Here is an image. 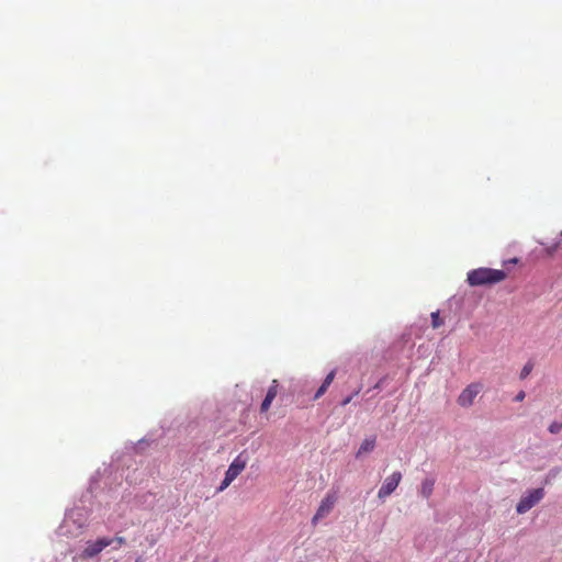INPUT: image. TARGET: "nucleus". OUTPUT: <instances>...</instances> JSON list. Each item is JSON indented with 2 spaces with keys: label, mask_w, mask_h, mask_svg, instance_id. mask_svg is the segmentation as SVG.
<instances>
[{
  "label": "nucleus",
  "mask_w": 562,
  "mask_h": 562,
  "mask_svg": "<svg viewBox=\"0 0 562 562\" xmlns=\"http://www.w3.org/2000/svg\"><path fill=\"white\" fill-rule=\"evenodd\" d=\"M233 481H234V479H232V477L227 476V474H225V477L222 481V483L218 487V491H224Z\"/></svg>",
  "instance_id": "16"
},
{
  "label": "nucleus",
  "mask_w": 562,
  "mask_h": 562,
  "mask_svg": "<svg viewBox=\"0 0 562 562\" xmlns=\"http://www.w3.org/2000/svg\"><path fill=\"white\" fill-rule=\"evenodd\" d=\"M507 273L504 270L477 268L468 272L467 281L471 286L492 285L504 281Z\"/></svg>",
  "instance_id": "1"
},
{
  "label": "nucleus",
  "mask_w": 562,
  "mask_h": 562,
  "mask_svg": "<svg viewBox=\"0 0 562 562\" xmlns=\"http://www.w3.org/2000/svg\"><path fill=\"white\" fill-rule=\"evenodd\" d=\"M113 543L112 538H99L93 542H88L82 551V558L89 559L98 555L103 549Z\"/></svg>",
  "instance_id": "6"
},
{
  "label": "nucleus",
  "mask_w": 562,
  "mask_h": 562,
  "mask_svg": "<svg viewBox=\"0 0 562 562\" xmlns=\"http://www.w3.org/2000/svg\"><path fill=\"white\" fill-rule=\"evenodd\" d=\"M112 540H113V543L114 542L116 543L115 549L120 548L121 546L125 544V542H126L124 537H115Z\"/></svg>",
  "instance_id": "17"
},
{
  "label": "nucleus",
  "mask_w": 562,
  "mask_h": 562,
  "mask_svg": "<svg viewBox=\"0 0 562 562\" xmlns=\"http://www.w3.org/2000/svg\"><path fill=\"white\" fill-rule=\"evenodd\" d=\"M402 481V473L400 471L393 472L391 475H389L382 486L380 487L378 492V497L380 499H385L387 496H390L400 485Z\"/></svg>",
  "instance_id": "5"
},
{
  "label": "nucleus",
  "mask_w": 562,
  "mask_h": 562,
  "mask_svg": "<svg viewBox=\"0 0 562 562\" xmlns=\"http://www.w3.org/2000/svg\"><path fill=\"white\" fill-rule=\"evenodd\" d=\"M561 245H562V231L560 233L559 240H557L555 243H552L550 245H547L544 247L546 255L550 256V257L553 256L558 251V249L561 247Z\"/></svg>",
  "instance_id": "11"
},
{
  "label": "nucleus",
  "mask_w": 562,
  "mask_h": 562,
  "mask_svg": "<svg viewBox=\"0 0 562 562\" xmlns=\"http://www.w3.org/2000/svg\"><path fill=\"white\" fill-rule=\"evenodd\" d=\"M335 374H336V371L335 370H331L325 378V381L329 384L333 383L334 379H335Z\"/></svg>",
  "instance_id": "18"
},
{
  "label": "nucleus",
  "mask_w": 562,
  "mask_h": 562,
  "mask_svg": "<svg viewBox=\"0 0 562 562\" xmlns=\"http://www.w3.org/2000/svg\"><path fill=\"white\" fill-rule=\"evenodd\" d=\"M561 430H562V423L553 422V423H551V425L549 426V431H550L551 434H559Z\"/></svg>",
  "instance_id": "15"
},
{
  "label": "nucleus",
  "mask_w": 562,
  "mask_h": 562,
  "mask_svg": "<svg viewBox=\"0 0 562 562\" xmlns=\"http://www.w3.org/2000/svg\"><path fill=\"white\" fill-rule=\"evenodd\" d=\"M435 479L427 477L420 484L419 494L424 498H429L434 492Z\"/></svg>",
  "instance_id": "10"
},
{
  "label": "nucleus",
  "mask_w": 562,
  "mask_h": 562,
  "mask_svg": "<svg viewBox=\"0 0 562 562\" xmlns=\"http://www.w3.org/2000/svg\"><path fill=\"white\" fill-rule=\"evenodd\" d=\"M278 390H279L278 380H273L271 382V385L268 389L266 397L263 398V401L261 403V406H260V412L261 413H266V412L269 411V408L271 406V403L273 402V400L276 398V396L278 394Z\"/></svg>",
  "instance_id": "8"
},
{
  "label": "nucleus",
  "mask_w": 562,
  "mask_h": 562,
  "mask_svg": "<svg viewBox=\"0 0 562 562\" xmlns=\"http://www.w3.org/2000/svg\"><path fill=\"white\" fill-rule=\"evenodd\" d=\"M532 369H533V363H532L531 361H528V362L524 366V368L521 369L520 374H519V378H520L521 380L526 379V378L531 373Z\"/></svg>",
  "instance_id": "12"
},
{
  "label": "nucleus",
  "mask_w": 562,
  "mask_h": 562,
  "mask_svg": "<svg viewBox=\"0 0 562 562\" xmlns=\"http://www.w3.org/2000/svg\"><path fill=\"white\" fill-rule=\"evenodd\" d=\"M349 402H350V397H347V398L342 402V405H347Z\"/></svg>",
  "instance_id": "20"
},
{
  "label": "nucleus",
  "mask_w": 562,
  "mask_h": 562,
  "mask_svg": "<svg viewBox=\"0 0 562 562\" xmlns=\"http://www.w3.org/2000/svg\"><path fill=\"white\" fill-rule=\"evenodd\" d=\"M482 389L483 385L479 382L469 384L458 396V404L461 407H470Z\"/></svg>",
  "instance_id": "4"
},
{
  "label": "nucleus",
  "mask_w": 562,
  "mask_h": 562,
  "mask_svg": "<svg viewBox=\"0 0 562 562\" xmlns=\"http://www.w3.org/2000/svg\"><path fill=\"white\" fill-rule=\"evenodd\" d=\"M443 324L442 319L439 316V311L431 313V326L434 328H438Z\"/></svg>",
  "instance_id": "13"
},
{
  "label": "nucleus",
  "mask_w": 562,
  "mask_h": 562,
  "mask_svg": "<svg viewBox=\"0 0 562 562\" xmlns=\"http://www.w3.org/2000/svg\"><path fill=\"white\" fill-rule=\"evenodd\" d=\"M544 497V490L542 487L529 491L520 498L516 506L518 514H525L537 505Z\"/></svg>",
  "instance_id": "2"
},
{
  "label": "nucleus",
  "mask_w": 562,
  "mask_h": 562,
  "mask_svg": "<svg viewBox=\"0 0 562 562\" xmlns=\"http://www.w3.org/2000/svg\"><path fill=\"white\" fill-rule=\"evenodd\" d=\"M246 465L247 457L240 453L233 460L225 474L235 480L245 470Z\"/></svg>",
  "instance_id": "7"
},
{
  "label": "nucleus",
  "mask_w": 562,
  "mask_h": 562,
  "mask_svg": "<svg viewBox=\"0 0 562 562\" xmlns=\"http://www.w3.org/2000/svg\"><path fill=\"white\" fill-rule=\"evenodd\" d=\"M337 501V496L335 493H328L321 502L314 517L312 518V524L314 526L317 525V522L325 518L334 508Z\"/></svg>",
  "instance_id": "3"
},
{
  "label": "nucleus",
  "mask_w": 562,
  "mask_h": 562,
  "mask_svg": "<svg viewBox=\"0 0 562 562\" xmlns=\"http://www.w3.org/2000/svg\"><path fill=\"white\" fill-rule=\"evenodd\" d=\"M329 383H327L325 380L323 381L322 385L318 387V390L316 391L315 395H314V400H318L319 397H322L327 389L329 387Z\"/></svg>",
  "instance_id": "14"
},
{
  "label": "nucleus",
  "mask_w": 562,
  "mask_h": 562,
  "mask_svg": "<svg viewBox=\"0 0 562 562\" xmlns=\"http://www.w3.org/2000/svg\"><path fill=\"white\" fill-rule=\"evenodd\" d=\"M525 396H526V393H525L524 391H520V392H518V394L516 395L515 400H516L517 402H521V401H524Z\"/></svg>",
  "instance_id": "19"
},
{
  "label": "nucleus",
  "mask_w": 562,
  "mask_h": 562,
  "mask_svg": "<svg viewBox=\"0 0 562 562\" xmlns=\"http://www.w3.org/2000/svg\"><path fill=\"white\" fill-rule=\"evenodd\" d=\"M375 441H376L375 436H371V437L366 438L361 442V445H360V447H359V449H358V451L356 453V458L359 459L363 454L370 453L371 451H373V449L375 448Z\"/></svg>",
  "instance_id": "9"
}]
</instances>
